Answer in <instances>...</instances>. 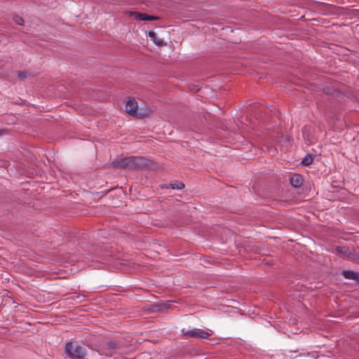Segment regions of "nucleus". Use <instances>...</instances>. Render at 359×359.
Instances as JSON below:
<instances>
[{"instance_id": "obj_1", "label": "nucleus", "mask_w": 359, "mask_h": 359, "mask_svg": "<svg viewBox=\"0 0 359 359\" xmlns=\"http://www.w3.org/2000/svg\"><path fill=\"white\" fill-rule=\"evenodd\" d=\"M144 162V158L131 156L121 158L116 162V166L121 168L139 169Z\"/></svg>"}, {"instance_id": "obj_2", "label": "nucleus", "mask_w": 359, "mask_h": 359, "mask_svg": "<svg viewBox=\"0 0 359 359\" xmlns=\"http://www.w3.org/2000/svg\"><path fill=\"white\" fill-rule=\"evenodd\" d=\"M65 353L72 359H80L85 356L86 350L76 344L68 342L65 346Z\"/></svg>"}, {"instance_id": "obj_3", "label": "nucleus", "mask_w": 359, "mask_h": 359, "mask_svg": "<svg viewBox=\"0 0 359 359\" xmlns=\"http://www.w3.org/2000/svg\"><path fill=\"white\" fill-rule=\"evenodd\" d=\"M126 111L130 115L142 117L147 115L146 113H142L138 111V104L135 99H129L126 104Z\"/></svg>"}, {"instance_id": "obj_4", "label": "nucleus", "mask_w": 359, "mask_h": 359, "mask_svg": "<svg viewBox=\"0 0 359 359\" xmlns=\"http://www.w3.org/2000/svg\"><path fill=\"white\" fill-rule=\"evenodd\" d=\"M130 17H132L133 19L136 20L145 21V20H156L158 19V17L154 15H150L147 13H139L136 11H128L126 13Z\"/></svg>"}, {"instance_id": "obj_5", "label": "nucleus", "mask_w": 359, "mask_h": 359, "mask_svg": "<svg viewBox=\"0 0 359 359\" xmlns=\"http://www.w3.org/2000/svg\"><path fill=\"white\" fill-rule=\"evenodd\" d=\"M183 332L185 335L195 338L205 339L210 336L208 331L196 328L189 331H184V330H183Z\"/></svg>"}, {"instance_id": "obj_6", "label": "nucleus", "mask_w": 359, "mask_h": 359, "mask_svg": "<svg viewBox=\"0 0 359 359\" xmlns=\"http://www.w3.org/2000/svg\"><path fill=\"white\" fill-rule=\"evenodd\" d=\"M290 183L292 187L295 188H299L302 185L303 183V177L302 175L296 174L291 177Z\"/></svg>"}, {"instance_id": "obj_7", "label": "nucleus", "mask_w": 359, "mask_h": 359, "mask_svg": "<svg viewBox=\"0 0 359 359\" xmlns=\"http://www.w3.org/2000/svg\"><path fill=\"white\" fill-rule=\"evenodd\" d=\"M337 252L343 257H348L352 255V252L348 248L344 246H339L336 248Z\"/></svg>"}, {"instance_id": "obj_8", "label": "nucleus", "mask_w": 359, "mask_h": 359, "mask_svg": "<svg viewBox=\"0 0 359 359\" xmlns=\"http://www.w3.org/2000/svg\"><path fill=\"white\" fill-rule=\"evenodd\" d=\"M343 276L348 279L351 280H357L358 278L359 274L353 271L350 270H344L342 272Z\"/></svg>"}, {"instance_id": "obj_9", "label": "nucleus", "mask_w": 359, "mask_h": 359, "mask_svg": "<svg viewBox=\"0 0 359 359\" xmlns=\"http://www.w3.org/2000/svg\"><path fill=\"white\" fill-rule=\"evenodd\" d=\"M170 186L172 189H182L184 187V184L181 182L171 183Z\"/></svg>"}, {"instance_id": "obj_10", "label": "nucleus", "mask_w": 359, "mask_h": 359, "mask_svg": "<svg viewBox=\"0 0 359 359\" xmlns=\"http://www.w3.org/2000/svg\"><path fill=\"white\" fill-rule=\"evenodd\" d=\"M313 162V158L311 156H306L302 161V163L304 165H309L311 164Z\"/></svg>"}, {"instance_id": "obj_11", "label": "nucleus", "mask_w": 359, "mask_h": 359, "mask_svg": "<svg viewBox=\"0 0 359 359\" xmlns=\"http://www.w3.org/2000/svg\"><path fill=\"white\" fill-rule=\"evenodd\" d=\"M13 20L15 22L19 25H22L24 24V20L21 16L15 15L13 17Z\"/></svg>"}, {"instance_id": "obj_12", "label": "nucleus", "mask_w": 359, "mask_h": 359, "mask_svg": "<svg viewBox=\"0 0 359 359\" xmlns=\"http://www.w3.org/2000/svg\"><path fill=\"white\" fill-rule=\"evenodd\" d=\"M149 36L155 43H159V42H158L156 40V33L155 32H153V31L149 32Z\"/></svg>"}, {"instance_id": "obj_13", "label": "nucleus", "mask_w": 359, "mask_h": 359, "mask_svg": "<svg viewBox=\"0 0 359 359\" xmlns=\"http://www.w3.org/2000/svg\"><path fill=\"white\" fill-rule=\"evenodd\" d=\"M18 76H19L20 78L22 79V78H25L27 76H26V74H25V73H20V74H18Z\"/></svg>"}, {"instance_id": "obj_14", "label": "nucleus", "mask_w": 359, "mask_h": 359, "mask_svg": "<svg viewBox=\"0 0 359 359\" xmlns=\"http://www.w3.org/2000/svg\"><path fill=\"white\" fill-rule=\"evenodd\" d=\"M4 130H0V134L3 133Z\"/></svg>"}]
</instances>
